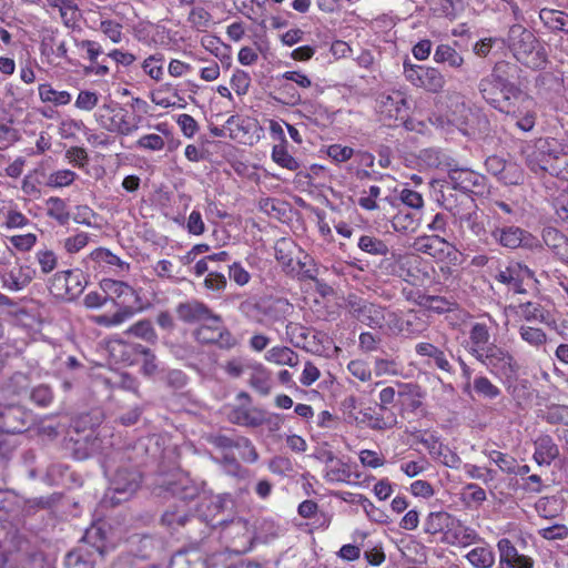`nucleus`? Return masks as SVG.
I'll return each instance as SVG.
<instances>
[{
  "label": "nucleus",
  "instance_id": "5",
  "mask_svg": "<svg viewBox=\"0 0 568 568\" xmlns=\"http://www.w3.org/2000/svg\"><path fill=\"white\" fill-rule=\"evenodd\" d=\"M479 91L489 104L504 113L509 111V105L520 92L517 87L503 79L497 70L480 81Z\"/></svg>",
  "mask_w": 568,
  "mask_h": 568
},
{
  "label": "nucleus",
  "instance_id": "9",
  "mask_svg": "<svg viewBox=\"0 0 568 568\" xmlns=\"http://www.w3.org/2000/svg\"><path fill=\"white\" fill-rule=\"evenodd\" d=\"M403 73L412 85L428 92H439L445 85V78L436 68L413 64L406 60L403 64Z\"/></svg>",
  "mask_w": 568,
  "mask_h": 568
},
{
  "label": "nucleus",
  "instance_id": "1",
  "mask_svg": "<svg viewBox=\"0 0 568 568\" xmlns=\"http://www.w3.org/2000/svg\"><path fill=\"white\" fill-rule=\"evenodd\" d=\"M466 349L499 381L511 384L518 379L519 363L507 348L490 342V332L486 324L471 325Z\"/></svg>",
  "mask_w": 568,
  "mask_h": 568
},
{
  "label": "nucleus",
  "instance_id": "58",
  "mask_svg": "<svg viewBox=\"0 0 568 568\" xmlns=\"http://www.w3.org/2000/svg\"><path fill=\"white\" fill-rule=\"evenodd\" d=\"M48 214L58 220L60 223H64L69 219V212L65 202L60 197H50L47 201Z\"/></svg>",
  "mask_w": 568,
  "mask_h": 568
},
{
  "label": "nucleus",
  "instance_id": "46",
  "mask_svg": "<svg viewBox=\"0 0 568 568\" xmlns=\"http://www.w3.org/2000/svg\"><path fill=\"white\" fill-rule=\"evenodd\" d=\"M250 385L262 395H267L271 390V374L262 365L253 366V373L250 377Z\"/></svg>",
  "mask_w": 568,
  "mask_h": 568
},
{
  "label": "nucleus",
  "instance_id": "45",
  "mask_svg": "<svg viewBox=\"0 0 568 568\" xmlns=\"http://www.w3.org/2000/svg\"><path fill=\"white\" fill-rule=\"evenodd\" d=\"M473 388L484 399L493 400L501 395V389L484 375L474 378Z\"/></svg>",
  "mask_w": 568,
  "mask_h": 568
},
{
  "label": "nucleus",
  "instance_id": "4",
  "mask_svg": "<svg viewBox=\"0 0 568 568\" xmlns=\"http://www.w3.org/2000/svg\"><path fill=\"white\" fill-rule=\"evenodd\" d=\"M100 288L103 291L108 301H111L119 307V312L129 313V317L143 311L142 298L136 290L128 283L112 278H103L100 282Z\"/></svg>",
  "mask_w": 568,
  "mask_h": 568
},
{
  "label": "nucleus",
  "instance_id": "55",
  "mask_svg": "<svg viewBox=\"0 0 568 568\" xmlns=\"http://www.w3.org/2000/svg\"><path fill=\"white\" fill-rule=\"evenodd\" d=\"M75 178L77 173L69 169L58 170L49 174L47 185L54 189L65 187L71 185Z\"/></svg>",
  "mask_w": 568,
  "mask_h": 568
},
{
  "label": "nucleus",
  "instance_id": "21",
  "mask_svg": "<svg viewBox=\"0 0 568 568\" xmlns=\"http://www.w3.org/2000/svg\"><path fill=\"white\" fill-rule=\"evenodd\" d=\"M41 55L52 65L60 64L61 60L69 61L65 40L57 33H50L43 37L40 44Z\"/></svg>",
  "mask_w": 568,
  "mask_h": 568
},
{
  "label": "nucleus",
  "instance_id": "57",
  "mask_svg": "<svg viewBox=\"0 0 568 568\" xmlns=\"http://www.w3.org/2000/svg\"><path fill=\"white\" fill-rule=\"evenodd\" d=\"M91 256L99 263H104L110 267L118 268L119 271H124L129 268V264L121 257L113 254L112 251H92Z\"/></svg>",
  "mask_w": 568,
  "mask_h": 568
},
{
  "label": "nucleus",
  "instance_id": "63",
  "mask_svg": "<svg viewBox=\"0 0 568 568\" xmlns=\"http://www.w3.org/2000/svg\"><path fill=\"white\" fill-rule=\"evenodd\" d=\"M239 436L230 437L224 434H211L207 436V443L223 452L237 447Z\"/></svg>",
  "mask_w": 568,
  "mask_h": 568
},
{
  "label": "nucleus",
  "instance_id": "14",
  "mask_svg": "<svg viewBox=\"0 0 568 568\" xmlns=\"http://www.w3.org/2000/svg\"><path fill=\"white\" fill-rule=\"evenodd\" d=\"M448 179L454 189L465 193L483 194L485 191V176L473 170L465 168L452 169Z\"/></svg>",
  "mask_w": 568,
  "mask_h": 568
},
{
  "label": "nucleus",
  "instance_id": "52",
  "mask_svg": "<svg viewBox=\"0 0 568 568\" xmlns=\"http://www.w3.org/2000/svg\"><path fill=\"white\" fill-rule=\"evenodd\" d=\"M87 285L83 273L79 270H68V294L67 300L72 301L80 296Z\"/></svg>",
  "mask_w": 568,
  "mask_h": 568
},
{
  "label": "nucleus",
  "instance_id": "37",
  "mask_svg": "<svg viewBox=\"0 0 568 568\" xmlns=\"http://www.w3.org/2000/svg\"><path fill=\"white\" fill-rule=\"evenodd\" d=\"M452 518L453 515L446 511H432L425 519L424 530L429 535H436L442 531L446 534Z\"/></svg>",
  "mask_w": 568,
  "mask_h": 568
},
{
  "label": "nucleus",
  "instance_id": "27",
  "mask_svg": "<svg viewBox=\"0 0 568 568\" xmlns=\"http://www.w3.org/2000/svg\"><path fill=\"white\" fill-rule=\"evenodd\" d=\"M34 270L28 265L13 266L2 275L3 285L11 291H20L33 278Z\"/></svg>",
  "mask_w": 568,
  "mask_h": 568
},
{
  "label": "nucleus",
  "instance_id": "31",
  "mask_svg": "<svg viewBox=\"0 0 568 568\" xmlns=\"http://www.w3.org/2000/svg\"><path fill=\"white\" fill-rule=\"evenodd\" d=\"M465 558L474 568H493L496 562L495 551L487 542L470 549Z\"/></svg>",
  "mask_w": 568,
  "mask_h": 568
},
{
  "label": "nucleus",
  "instance_id": "13",
  "mask_svg": "<svg viewBox=\"0 0 568 568\" xmlns=\"http://www.w3.org/2000/svg\"><path fill=\"white\" fill-rule=\"evenodd\" d=\"M505 113L516 119L517 128L524 132H529L535 126L536 103L534 99L523 91L511 102L509 111H505Z\"/></svg>",
  "mask_w": 568,
  "mask_h": 568
},
{
  "label": "nucleus",
  "instance_id": "62",
  "mask_svg": "<svg viewBox=\"0 0 568 568\" xmlns=\"http://www.w3.org/2000/svg\"><path fill=\"white\" fill-rule=\"evenodd\" d=\"M99 102V94L94 91L82 90L79 92L74 106L79 110L90 112Z\"/></svg>",
  "mask_w": 568,
  "mask_h": 568
},
{
  "label": "nucleus",
  "instance_id": "19",
  "mask_svg": "<svg viewBox=\"0 0 568 568\" xmlns=\"http://www.w3.org/2000/svg\"><path fill=\"white\" fill-rule=\"evenodd\" d=\"M146 128L155 130L156 133L141 135L135 142V148L143 151H162L165 148V139L172 136L171 126L166 122H161L156 124H148Z\"/></svg>",
  "mask_w": 568,
  "mask_h": 568
},
{
  "label": "nucleus",
  "instance_id": "10",
  "mask_svg": "<svg viewBox=\"0 0 568 568\" xmlns=\"http://www.w3.org/2000/svg\"><path fill=\"white\" fill-rule=\"evenodd\" d=\"M278 253L276 258L287 274L303 280L316 278L317 266L306 251H278Z\"/></svg>",
  "mask_w": 568,
  "mask_h": 568
},
{
  "label": "nucleus",
  "instance_id": "41",
  "mask_svg": "<svg viewBox=\"0 0 568 568\" xmlns=\"http://www.w3.org/2000/svg\"><path fill=\"white\" fill-rule=\"evenodd\" d=\"M271 158L278 166L290 171H297L301 166L300 162L288 152L287 143L275 144Z\"/></svg>",
  "mask_w": 568,
  "mask_h": 568
},
{
  "label": "nucleus",
  "instance_id": "35",
  "mask_svg": "<svg viewBox=\"0 0 568 568\" xmlns=\"http://www.w3.org/2000/svg\"><path fill=\"white\" fill-rule=\"evenodd\" d=\"M433 11L438 17L457 19L465 10V0H433Z\"/></svg>",
  "mask_w": 568,
  "mask_h": 568
},
{
  "label": "nucleus",
  "instance_id": "42",
  "mask_svg": "<svg viewBox=\"0 0 568 568\" xmlns=\"http://www.w3.org/2000/svg\"><path fill=\"white\" fill-rule=\"evenodd\" d=\"M539 18L544 24L554 31H565L568 26V14L554 10V9H541Z\"/></svg>",
  "mask_w": 568,
  "mask_h": 568
},
{
  "label": "nucleus",
  "instance_id": "20",
  "mask_svg": "<svg viewBox=\"0 0 568 568\" xmlns=\"http://www.w3.org/2000/svg\"><path fill=\"white\" fill-rule=\"evenodd\" d=\"M361 423L373 430H387L392 429L397 424V417L392 410H379V405L376 407H366L361 410Z\"/></svg>",
  "mask_w": 568,
  "mask_h": 568
},
{
  "label": "nucleus",
  "instance_id": "47",
  "mask_svg": "<svg viewBox=\"0 0 568 568\" xmlns=\"http://www.w3.org/2000/svg\"><path fill=\"white\" fill-rule=\"evenodd\" d=\"M171 566L172 568H207L206 560L196 551L176 554Z\"/></svg>",
  "mask_w": 568,
  "mask_h": 568
},
{
  "label": "nucleus",
  "instance_id": "51",
  "mask_svg": "<svg viewBox=\"0 0 568 568\" xmlns=\"http://www.w3.org/2000/svg\"><path fill=\"white\" fill-rule=\"evenodd\" d=\"M499 552L498 568H511V561L519 555L517 548L508 538H501L497 542Z\"/></svg>",
  "mask_w": 568,
  "mask_h": 568
},
{
  "label": "nucleus",
  "instance_id": "15",
  "mask_svg": "<svg viewBox=\"0 0 568 568\" xmlns=\"http://www.w3.org/2000/svg\"><path fill=\"white\" fill-rule=\"evenodd\" d=\"M493 235L505 248H532L537 245V240L518 226L498 229Z\"/></svg>",
  "mask_w": 568,
  "mask_h": 568
},
{
  "label": "nucleus",
  "instance_id": "16",
  "mask_svg": "<svg viewBox=\"0 0 568 568\" xmlns=\"http://www.w3.org/2000/svg\"><path fill=\"white\" fill-rule=\"evenodd\" d=\"M115 111L116 109L111 104H104L99 109L97 116L103 128L121 135H131L139 129L138 125L131 124L125 120V113L122 110H119L113 116H110V114Z\"/></svg>",
  "mask_w": 568,
  "mask_h": 568
},
{
  "label": "nucleus",
  "instance_id": "22",
  "mask_svg": "<svg viewBox=\"0 0 568 568\" xmlns=\"http://www.w3.org/2000/svg\"><path fill=\"white\" fill-rule=\"evenodd\" d=\"M446 539L450 544L462 547H467L469 545L483 541L481 537L474 528L467 526L465 523L454 516L447 529Z\"/></svg>",
  "mask_w": 568,
  "mask_h": 568
},
{
  "label": "nucleus",
  "instance_id": "56",
  "mask_svg": "<svg viewBox=\"0 0 568 568\" xmlns=\"http://www.w3.org/2000/svg\"><path fill=\"white\" fill-rule=\"evenodd\" d=\"M349 470L347 469L346 465L341 462L336 460L332 463L331 465H327L325 467V479L331 483H344L347 481L349 478Z\"/></svg>",
  "mask_w": 568,
  "mask_h": 568
},
{
  "label": "nucleus",
  "instance_id": "26",
  "mask_svg": "<svg viewBox=\"0 0 568 568\" xmlns=\"http://www.w3.org/2000/svg\"><path fill=\"white\" fill-rule=\"evenodd\" d=\"M229 419L231 423L236 425L257 427L265 422V415L262 409L255 407L239 406L234 407L230 412Z\"/></svg>",
  "mask_w": 568,
  "mask_h": 568
},
{
  "label": "nucleus",
  "instance_id": "6",
  "mask_svg": "<svg viewBox=\"0 0 568 568\" xmlns=\"http://www.w3.org/2000/svg\"><path fill=\"white\" fill-rule=\"evenodd\" d=\"M347 308L352 316L372 328L392 327V320H396V313L357 295H348Z\"/></svg>",
  "mask_w": 568,
  "mask_h": 568
},
{
  "label": "nucleus",
  "instance_id": "30",
  "mask_svg": "<svg viewBox=\"0 0 568 568\" xmlns=\"http://www.w3.org/2000/svg\"><path fill=\"white\" fill-rule=\"evenodd\" d=\"M388 328L392 332L418 335L426 328V323L417 315V313L410 311L402 320L396 315V320H392V327Z\"/></svg>",
  "mask_w": 568,
  "mask_h": 568
},
{
  "label": "nucleus",
  "instance_id": "36",
  "mask_svg": "<svg viewBox=\"0 0 568 568\" xmlns=\"http://www.w3.org/2000/svg\"><path fill=\"white\" fill-rule=\"evenodd\" d=\"M265 359L276 365L295 367L298 364V355L286 346H274L265 353Z\"/></svg>",
  "mask_w": 568,
  "mask_h": 568
},
{
  "label": "nucleus",
  "instance_id": "50",
  "mask_svg": "<svg viewBox=\"0 0 568 568\" xmlns=\"http://www.w3.org/2000/svg\"><path fill=\"white\" fill-rule=\"evenodd\" d=\"M125 333L132 334L135 337L152 344L158 341V334L149 320H141L136 322L135 324L131 325Z\"/></svg>",
  "mask_w": 568,
  "mask_h": 568
},
{
  "label": "nucleus",
  "instance_id": "3",
  "mask_svg": "<svg viewBox=\"0 0 568 568\" xmlns=\"http://www.w3.org/2000/svg\"><path fill=\"white\" fill-rule=\"evenodd\" d=\"M507 43L515 58L529 68H540L545 62L539 51L536 50V38L520 24H514L509 29Z\"/></svg>",
  "mask_w": 568,
  "mask_h": 568
},
{
  "label": "nucleus",
  "instance_id": "7",
  "mask_svg": "<svg viewBox=\"0 0 568 568\" xmlns=\"http://www.w3.org/2000/svg\"><path fill=\"white\" fill-rule=\"evenodd\" d=\"M283 305L281 300L247 298L240 304L239 310L250 321L263 326H271L283 318L281 310Z\"/></svg>",
  "mask_w": 568,
  "mask_h": 568
},
{
  "label": "nucleus",
  "instance_id": "49",
  "mask_svg": "<svg viewBox=\"0 0 568 568\" xmlns=\"http://www.w3.org/2000/svg\"><path fill=\"white\" fill-rule=\"evenodd\" d=\"M518 333L524 342L535 348H540L547 343V335L541 328L521 325Z\"/></svg>",
  "mask_w": 568,
  "mask_h": 568
},
{
  "label": "nucleus",
  "instance_id": "11",
  "mask_svg": "<svg viewBox=\"0 0 568 568\" xmlns=\"http://www.w3.org/2000/svg\"><path fill=\"white\" fill-rule=\"evenodd\" d=\"M224 539L229 540L232 551L245 554L251 550L254 531L247 520L235 518L226 523L222 529Z\"/></svg>",
  "mask_w": 568,
  "mask_h": 568
},
{
  "label": "nucleus",
  "instance_id": "25",
  "mask_svg": "<svg viewBox=\"0 0 568 568\" xmlns=\"http://www.w3.org/2000/svg\"><path fill=\"white\" fill-rule=\"evenodd\" d=\"M165 485L166 490L183 503L196 498L201 491L200 485L184 474H179L175 479L168 481Z\"/></svg>",
  "mask_w": 568,
  "mask_h": 568
},
{
  "label": "nucleus",
  "instance_id": "38",
  "mask_svg": "<svg viewBox=\"0 0 568 568\" xmlns=\"http://www.w3.org/2000/svg\"><path fill=\"white\" fill-rule=\"evenodd\" d=\"M516 313L525 321L532 323H546L549 316V313L539 303L535 302L519 304Z\"/></svg>",
  "mask_w": 568,
  "mask_h": 568
},
{
  "label": "nucleus",
  "instance_id": "59",
  "mask_svg": "<svg viewBox=\"0 0 568 568\" xmlns=\"http://www.w3.org/2000/svg\"><path fill=\"white\" fill-rule=\"evenodd\" d=\"M49 290L58 298L67 300L68 294V270L58 272L50 281Z\"/></svg>",
  "mask_w": 568,
  "mask_h": 568
},
{
  "label": "nucleus",
  "instance_id": "12",
  "mask_svg": "<svg viewBox=\"0 0 568 568\" xmlns=\"http://www.w3.org/2000/svg\"><path fill=\"white\" fill-rule=\"evenodd\" d=\"M409 111L408 97L405 91L395 90L390 94L382 95L379 100V112L390 120L405 121L408 130H416L413 121H407Z\"/></svg>",
  "mask_w": 568,
  "mask_h": 568
},
{
  "label": "nucleus",
  "instance_id": "8",
  "mask_svg": "<svg viewBox=\"0 0 568 568\" xmlns=\"http://www.w3.org/2000/svg\"><path fill=\"white\" fill-rule=\"evenodd\" d=\"M141 474L133 467L120 466L110 483V490L105 494L104 501L115 506L129 499L140 487Z\"/></svg>",
  "mask_w": 568,
  "mask_h": 568
},
{
  "label": "nucleus",
  "instance_id": "33",
  "mask_svg": "<svg viewBox=\"0 0 568 568\" xmlns=\"http://www.w3.org/2000/svg\"><path fill=\"white\" fill-rule=\"evenodd\" d=\"M0 214L3 224L9 229L23 227L29 223L28 217L18 209L13 201L0 200Z\"/></svg>",
  "mask_w": 568,
  "mask_h": 568
},
{
  "label": "nucleus",
  "instance_id": "61",
  "mask_svg": "<svg viewBox=\"0 0 568 568\" xmlns=\"http://www.w3.org/2000/svg\"><path fill=\"white\" fill-rule=\"evenodd\" d=\"M308 334V329L297 323L291 322L286 325V336L288 341L296 347L304 345Z\"/></svg>",
  "mask_w": 568,
  "mask_h": 568
},
{
  "label": "nucleus",
  "instance_id": "2",
  "mask_svg": "<svg viewBox=\"0 0 568 568\" xmlns=\"http://www.w3.org/2000/svg\"><path fill=\"white\" fill-rule=\"evenodd\" d=\"M104 537L101 528L88 529L82 544L65 556V568H93L99 556L104 554Z\"/></svg>",
  "mask_w": 568,
  "mask_h": 568
},
{
  "label": "nucleus",
  "instance_id": "48",
  "mask_svg": "<svg viewBox=\"0 0 568 568\" xmlns=\"http://www.w3.org/2000/svg\"><path fill=\"white\" fill-rule=\"evenodd\" d=\"M164 55L162 53L151 54L141 64L143 72L152 80L159 82L164 75Z\"/></svg>",
  "mask_w": 568,
  "mask_h": 568
},
{
  "label": "nucleus",
  "instance_id": "24",
  "mask_svg": "<svg viewBox=\"0 0 568 568\" xmlns=\"http://www.w3.org/2000/svg\"><path fill=\"white\" fill-rule=\"evenodd\" d=\"M176 315L182 322L194 324L205 323L213 317L214 313L204 303L191 300L176 306Z\"/></svg>",
  "mask_w": 568,
  "mask_h": 568
},
{
  "label": "nucleus",
  "instance_id": "43",
  "mask_svg": "<svg viewBox=\"0 0 568 568\" xmlns=\"http://www.w3.org/2000/svg\"><path fill=\"white\" fill-rule=\"evenodd\" d=\"M38 91L42 102L54 105H67L71 102V94L68 91H58L48 83L40 84Z\"/></svg>",
  "mask_w": 568,
  "mask_h": 568
},
{
  "label": "nucleus",
  "instance_id": "32",
  "mask_svg": "<svg viewBox=\"0 0 568 568\" xmlns=\"http://www.w3.org/2000/svg\"><path fill=\"white\" fill-rule=\"evenodd\" d=\"M151 101L163 109L174 108L181 100L179 91L171 83H164L151 91Z\"/></svg>",
  "mask_w": 568,
  "mask_h": 568
},
{
  "label": "nucleus",
  "instance_id": "23",
  "mask_svg": "<svg viewBox=\"0 0 568 568\" xmlns=\"http://www.w3.org/2000/svg\"><path fill=\"white\" fill-rule=\"evenodd\" d=\"M559 456V447L550 435L542 434L534 440L532 459L538 466L548 467Z\"/></svg>",
  "mask_w": 568,
  "mask_h": 568
},
{
  "label": "nucleus",
  "instance_id": "44",
  "mask_svg": "<svg viewBox=\"0 0 568 568\" xmlns=\"http://www.w3.org/2000/svg\"><path fill=\"white\" fill-rule=\"evenodd\" d=\"M51 8L59 9L61 19L65 26H72L79 18V9L73 0H47Z\"/></svg>",
  "mask_w": 568,
  "mask_h": 568
},
{
  "label": "nucleus",
  "instance_id": "29",
  "mask_svg": "<svg viewBox=\"0 0 568 568\" xmlns=\"http://www.w3.org/2000/svg\"><path fill=\"white\" fill-rule=\"evenodd\" d=\"M415 352L419 356L428 357L433 364L440 371L453 373V365L449 363L444 351L432 343L422 342L416 344Z\"/></svg>",
  "mask_w": 568,
  "mask_h": 568
},
{
  "label": "nucleus",
  "instance_id": "28",
  "mask_svg": "<svg viewBox=\"0 0 568 568\" xmlns=\"http://www.w3.org/2000/svg\"><path fill=\"white\" fill-rule=\"evenodd\" d=\"M196 521H199L197 518L190 516L185 503L170 506L162 515V523L172 529H176L179 527L185 526L186 524H193Z\"/></svg>",
  "mask_w": 568,
  "mask_h": 568
},
{
  "label": "nucleus",
  "instance_id": "53",
  "mask_svg": "<svg viewBox=\"0 0 568 568\" xmlns=\"http://www.w3.org/2000/svg\"><path fill=\"white\" fill-rule=\"evenodd\" d=\"M417 224V212L399 211L392 220V225L397 232L414 231Z\"/></svg>",
  "mask_w": 568,
  "mask_h": 568
},
{
  "label": "nucleus",
  "instance_id": "18",
  "mask_svg": "<svg viewBox=\"0 0 568 568\" xmlns=\"http://www.w3.org/2000/svg\"><path fill=\"white\" fill-rule=\"evenodd\" d=\"M30 416L20 406L0 408V432L18 434L27 429Z\"/></svg>",
  "mask_w": 568,
  "mask_h": 568
},
{
  "label": "nucleus",
  "instance_id": "34",
  "mask_svg": "<svg viewBox=\"0 0 568 568\" xmlns=\"http://www.w3.org/2000/svg\"><path fill=\"white\" fill-rule=\"evenodd\" d=\"M222 325L220 315L214 314L212 318L202 323L195 331L194 337L202 344H215L217 339V332Z\"/></svg>",
  "mask_w": 568,
  "mask_h": 568
},
{
  "label": "nucleus",
  "instance_id": "17",
  "mask_svg": "<svg viewBox=\"0 0 568 568\" xmlns=\"http://www.w3.org/2000/svg\"><path fill=\"white\" fill-rule=\"evenodd\" d=\"M225 129L233 140L243 144L252 145L260 140V134L255 133L258 125L250 119L232 115L226 120Z\"/></svg>",
  "mask_w": 568,
  "mask_h": 568
},
{
  "label": "nucleus",
  "instance_id": "64",
  "mask_svg": "<svg viewBox=\"0 0 568 568\" xmlns=\"http://www.w3.org/2000/svg\"><path fill=\"white\" fill-rule=\"evenodd\" d=\"M30 399L38 406L47 407L53 400L52 389L48 385H39L31 390Z\"/></svg>",
  "mask_w": 568,
  "mask_h": 568
},
{
  "label": "nucleus",
  "instance_id": "54",
  "mask_svg": "<svg viewBox=\"0 0 568 568\" xmlns=\"http://www.w3.org/2000/svg\"><path fill=\"white\" fill-rule=\"evenodd\" d=\"M486 455L503 473L514 474L516 471L517 459L515 457L498 450H489Z\"/></svg>",
  "mask_w": 568,
  "mask_h": 568
},
{
  "label": "nucleus",
  "instance_id": "60",
  "mask_svg": "<svg viewBox=\"0 0 568 568\" xmlns=\"http://www.w3.org/2000/svg\"><path fill=\"white\" fill-rule=\"evenodd\" d=\"M129 320H131V317H129V313H121L119 311L112 315L102 314L92 316L93 323L103 327L119 326Z\"/></svg>",
  "mask_w": 568,
  "mask_h": 568
},
{
  "label": "nucleus",
  "instance_id": "39",
  "mask_svg": "<svg viewBox=\"0 0 568 568\" xmlns=\"http://www.w3.org/2000/svg\"><path fill=\"white\" fill-rule=\"evenodd\" d=\"M445 226L446 223L443 215L436 214L433 222L429 224V230L432 232L429 239L432 240V242L423 244L420 248H432L434 245L437 244L452 245Z\"/></svg>",
  "mask_w": 568,
  "mask_h": 568
},
{
  "label": "nucleus",
  "instance_id": "40",
  "mask_svg": "<svg viewBox=\"0 0 568 568\" xmlns=\"http://www.w3.org/2000/svg\"><path fill=\"white\" fill-rule=\"evenodd\" d=\"M434 61L436 63L447 64L454 69H458L464 64V58L462 54L448 44H439L436 47Z\"/></svg>",
  "mask_w": 568,
  "mask_h": 568
}]
</instances>
